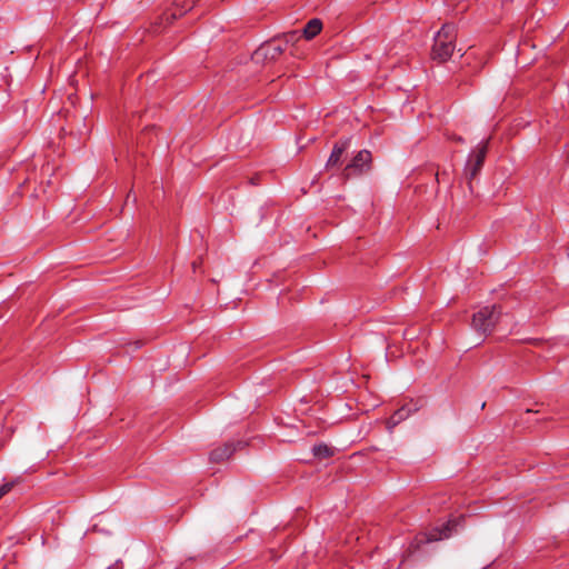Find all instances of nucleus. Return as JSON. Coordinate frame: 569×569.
Segmentation results:
<instances>
[{
  "label": "nucleus",
  "mask_w": 569,
  "mask_h": 569,
  "mask_svg": "<svg viewBox=\"0 0 569 569\" xmlns=\"http://www.w3.org/2000/svg\"><path fill=\"white\" fill-rule=\"evenodd\" d=\"M197 1L198 0H176L172 10L163 13L159 23L166 26L172 23L178 17L190 11L196 6Z\"/></svg>",
  "instance_id": "5"
},
{
  "label": "nucleus",
  "mask_w": 569,
  "mask_h": 569,
  "mask_svg": "<svg viewBox=\"0 0 569 569\" xmlns=\"http://www.w3.org/2000/svg\"><path fill=\"white\" fill-rule=\"evenodd\" d=\"M284 51V46L279 41H271L259 47L252 54V59L256 62H262L264 60L273 61L278 59Z\"/></svg>",
  "instance_id": "4"
},
{
  "label": "nucleus",
  "mask_w": 569,
  "mask_h": 569,
  "mask_svg": "<svg viewBox=\"0 0 569 569\" xmlns=\"http://www.w3.org/2000/svg\"><path fill=\"white\" fill-rule=\"evenodd\" d=\"M349 142L350 141L348 139H346V140L339 142V143H336L333 146L331 154L327 161V167H335L340 163L342 154L349 147Z\"/></svg>",
  "instance_id": "9"
},
{
  "label": "nucleus",
  "mask_w": 569,
  "mask_h": 569,
  "mask_svg": "<svg viewBox=\"0 0 569 569\" xmlns=\"http://www.w3.org/2000/svg\"><path fill=\"white\" fill-rule=\"evenodd\" d=\"M238 446H241V442H237V443L227 442V443L213 449L210 452V460L212 462H222V461L229 459L234 453Z\"/></svg>",
  "instance_id": "7"
},
{
  "label": "nucleus",
  "mask_w": 569,
  "mask_h": 569,
  "mask_svg": "<svg viewBox=\"0 0 569 569\" xmlns=\"http://www.w3.org/2000/svg\"><path fill=\"white\" fill-rule=\"evenodd\" d=\"M313 455L320 458H328L333 455V451L327 445H317L313 447Z\"/></svg>",
  "instance_id": "11"
},
{
  "label": "nucleus",
  "mask_w": 569,
  "mask_h": 569,
  "mask_svg": "<svg viewBox=\"0 0 569 569\" xmlns=\"http://www.w3.org/2000/svg\"><path fill=\"white\" fill-rule=\"evenodd\" d=\"M371 153L368 150L359 151L351 162L345 168L343 177L349 179L353 174H360L370 169Z\"/></svg>",
  "instance_id": "3"
},
{
  "label": "nucleus",
  "mask_w": 569,
  "mask_h": 569,
  "mask_svg": "<svg viewBox=\"0 0 569 569\" xmlns=\"http://www.w3.org/2000/svg\"><path fill=\"white\" fill-rule=\"evenodd\" d=\"M198 267V263L197 262H193L192 263V268L196 269Z\"/></svg>",
  "instance_id": "15"
},
{
  "label": "nucleus",
  "mask_w": 569,
  "mask_h": 569,
  "mask_svg": "<svg viewBox=\"0 0 569 569\" xmlns=\"http://www.w3.org/2000/svg\"><path fill=\"white\" fill-rule=\"evenodd\" d=\"M299 39H300V37L297 31L288 32V33L283 34V37H282L284 47L289 43H295Z\"/></svg>",
  "instance_id": "13"
},
{
  "label": "nucleus",
  "mask_w": 569,
  "mask_h": 569,
  "mask_svg": "<svg viewBox=\"0 0 569 569\" xmlns=\"http://www.w3.org/2000/svg\"><path fill=\"white\" fill-rule=\"evenodd\" d=\"M322 29V22L319 19H311L303 28L302 34L306 39L315 38Z\"/></svg>",
  "instance_id": "10"
},
{
  "label": "nucleus",
  "mask_w": 569,
  "mask_h": 569,
  "mask_svg": "<svg viewBox=\"0 0 569 569\" xmlns=\"http://www.w3.org/2000/svg\"><path fill=\"white\" fill-rule=\"evenodd\" d=\"M456 27L450 23L443 24L435 37L431 58L438 62L448 61L456 49Z\"/></svg>",
  "instance_id": "1"
},
{
  "label": "nucleus",
  "mask_w": 569,
  "mask_h": 569,
  "mask_svg": "<svg viewBox=\"0 0 569 569\" xmlns=\"http://www.w3.org/2000/svg\"><path fill=\"white\" fill-rule=\"evenodd\" d=\"M487 154V147L482 146L478 149L475 156H471L466 166V174L469 180H472L481 170L485 158Z\"/></svg>",
  "instance_id": "6"
},
{
  "label": "nucleus",
  "mask_w": 569,
  "mask_h": 569,
  "mask_svg": "<svg viewBox=\"0 0 569 569\" xmlns=\"http://www.w3.org/2000/svg\"><path fill=\"white\" fill-rule=\"evenodd\" d=\"M500 310L497 306L481 308L472 317L471 327L482 336H489L500 318Z\"/></svg>",
  "instance_id": "2"
},
{
  "label": "nucleus",
  "mask_w": 569,
  "mask_h": 569,
  "mask_svg": "<svg viewBox=\"0 0 569 569\" xmlns=\"http://www.w3.org/2000/svg\"><path fill=\"white\" fill-rule=\"evenodd\" d=\"M13 485L12 483H4L0 487V499L7 495L11 489Z\"/></svg>",
  "instance_id": "14"
},
{
  "label": "nucleus",
  "mask_w": 569,
  "mask_h": 569,
  "mask_svg": "<svg viewBox=\"0 0 569 569\" xmlns=\"http://www.w3.org/2000/svg\"><path fill=\"white\" fill-rule=\"evenodd\" d=\"M461 520H462L461 518H456V519L449 520L447 522L446 527L443 528V530L440 531V533L461 530L462 529V527L460 526Z\"/></svg>",
  "instance_id": "12"
},
{
  "label": "nucleus",
  "mask_w": 569,
  "mask_h": 569,
  "mask_svg": "<svg viewBox=\"0 0 569 569\" xmlns=\"http://www.w3.org/2000/svg\"><path fill=\"white\" fill-rule=\"evenodd\" d=\"M417 410V407L402 406L387 420V429L391 431L397 425L406 420L412 412Z\"/></svg>",
  "instance_id": "8"
}]
</instances>
